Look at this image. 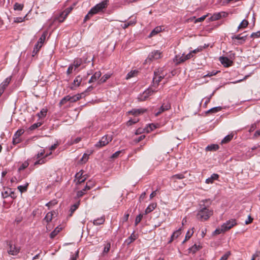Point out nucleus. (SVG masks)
Listing matches in <instances>:
<instances>
[{
    "label": "nucleus",
    "mask_w": 260,
    "mask_h": 260,
    "mask_svg": "<svg viewBox=\"0 0 260 260\" xmlns=\"http://www.w3.org/2000/svg\"><path fill=\"white\" fill-rule=\"evenodd\" d=\"M105 218L104 216H102L101 217L98 218L93 221V224L95 225H99L104 223Z\"/></svg>",
    "instance_id": "nucleus-22"
},
{
    "label": "nucleus",
    "mask_w": 260,
    "mask_h": 260,
    "mask_svg": "<svg viewBox=\"0 0 260 260\" xmlns=\"http://www.w3.org/2000/svg\"><path fill=\"white\" fill-rule=\"evenodd\" d=\"M21 142V139L20 138H16L13 137V144L14 145H16L19 143Z\"/></svg>",
    "instance_id": "nucleus-59"
},
{
    "label": "nucleus",
    "mask_w": 260,
    "mask_h": 260,
    "mask_svg": "<svg viewBox=\"0 0 260 260\" xmlns=\"http://www.w3.org/2000/svg\"><path fill=\"white\" fill-rule=\"evenodd\" d=\"M184 174L183 173H180L173 175L171 177V179L173 180H175L176 179H182L184 178Z\"/></svg>",
    "instance_id": "nucleus-38"
},
{
    "label": "nucleus",
    "mask_w": 260,
    "mask_h": 260,
    "mask_svg": "<svg viewBox=\"0 0 260 260\" xmlns=\"http://www.w3.org/2000/svg\"><path fill=\"white\" fill-rule=\"evenodd\" d=\"M237 224V222L236 219H231L227 221L226 222L224 223L222 225V228H223V230L225 231V232L229 230L233 226Z\"/></svg>",
    "instance_id": "nucleus-6"
},
{
    "label": "nucleus",
    "mask_w": 260,
    "mask_h": 260,
    "mask_svg": "<svg viewBox=\"0 0 260 260\" xmlns=\"http://www.w3.org/2000/svg\"><path fill=\"white\" fill-rule=\"evenodd\" d=\"M24 7V5L15 3L14 5V10L15 11H22Z\"/></svg>",
    "instance_id": "nucleus-37"
},
{
    "label": "nucleus",
    "mask_w": 260,
    "mask_h": 260,
    "mask_svg": "<svg viewBox=\"0 0 260 260\" xmlns=\"http://www.w3.org/2000/svg\"><path fill=\"white\" fill-rule=\"evenodd\" d=\"M8 253L12 255H17L19 251L20 248L17 247L15 244H13L12 242L10 241L8 242Z\"/></svg>",
    "instance_id": "nucleus-5"
},
{
    "label": "nucleus",
    "mask_w": 260,
    "mask_h": 260,
    "mask_svg": "<svg viewBox=\"0 0 260 260\" xmlns=\"http://www.w3.org/2000/svg\"><path fill=\"white\" fill-rule=\"evenodd\" d=\"M73 71H74V66H72V64H71L68 67V69L67 71V75H70L71 73H72Z\"/></svg>",
    "instance_id": "nucleus-54"
},
{
    "label": "nucleus",
    "mask_w": 260,
    "mask_h": 260,
    "mask_svg": "<svg viewBox=\"0 0 260 260\" xmlns=\"http://www.w3.org/2000/svg\"><path fill=\"white\" fill-rule=\"evenodd\" d=\"M138 121H139V119H138V118L131 119L127 122V125H128V126L132 125L133 124L136 123Z\"/></svg>",
    "instance_id": "nucleus-51"
},
{
    "label": "nucleus",
    "mask_w": 260,
    "mask_h": 260,
    "mask_svg": "<svg viewBox=\"0 0 260 260\" xmlns=\"http://www.w3.org/2000/svg\"><path fill=\"white\" fill-rule=\"evenodd\" d=\"M248 21L247 20H243L240 23V24L239 25L237 31H239L241 29L246 28L248 26Z\"/></svg>",
    "instance_id": "nucleus-27"
},
{
    "label": "nucleus",
    "mask_w": 260,
    "mask_h": 260,
    "mask_svg": "<svg viewBox=\"0 0 260 260\" xmlns=\"http://www.w3.org/2000/svg\"><path fill=\"white\" fill-rule=\"evenodd\" d=\"M160 31H161V28L159 27H156L154 29H153L152 30V31L151 32V33L149 35V37H151L153 36H154V35H156L157 34H158Z\"/></svg>",
    "instance_id": "nucleus-42"
},
{
    "label": "nucleus",
    "mask_w": 260,
    "mask_h": 260,
    "mask_svg": "<svg viewBox=\"0 0 260 260\" xmlns=\"http://www.w3.org/2000/svg\"><path fill=\"white\" fill-rule=\"evenodd\" d=\"M88 158H89V155L86 153H84L83 154L82 158L81 159V161H82L84 163H85L87 161V160L88 159Z\"/></svg>",
    "instance_id": "nucleus-57"
},
{
    "label": "nucleus",
    "mask_w": 260,
    "mask_h": 260,
    "mask_svg": "<svg viewBox=\"0 0 260 260\" xmlns=\"http://www.w3.org/2000/svg\"><path fill=\"white\" fill-rule=\"evenodd\" d=\"M85 192L86 191L83 189H82L81 190L78 191L77 193V198L82 197L85 193Z\"/></svg>",
    "instance_id": "nucleus-58"
},
{
    "label": "nucleus",
    "mask_w": 260,
    "mask_h": 260,
    "mask_svg": "<svg viewBox=\"0 0 260 260\" xmlns=\"http://www.w3.org/2000/svg\"><path fill=\"white\" fill-rule=\"evenodd\" d=\"M29 165V163L27 161H25L22 164V165L18 168V171L20 172L25 168H26Z\"/></svg>",
    "instance_id": "nucleus-48"
},
{
    "label": "nucleus",
    "mask_w": 260,
    "mask_h": 260,
    "mask_svg": "<svg viewBox=\"0 0 260 260\" xmlns=\"http://www.w3.org/2000/svg\"><path fill=\"white\" fill-rule=\"evenodd\" d=\"M67 102H70V95H67L63 98L59 102L60 106L63 105L67 103Z\"/></svg>",
    "instance_id": "nucleus-41"
},
{
    "label": "nucleus",
    "mask_w": 260,
    "mask_h": 260,
    "mask_svg": "<svg viewBox=\"0 0 260 260\" xmlns=\"http://www.w3.org/2000/svg\"><path fill=\"white\" fill-rule=\"evenodd\" d=\"M42 47V45H39L38 44H36L34 48V50L32 52V56H35L37 53L39 52L41 48Z\"/></svg>",
    "instance_id": "nucleus-32"
},
{
    "label": "nucleus",
    "mask_w": 260,
    "mask_h": 260,
    "mask_svg": "<svg viewBox=\"0 0 260 260\" xmlns=\"http://www.w3.org/2000/svg\"><path fill=\"white\" fill-rule=\"evenodd\" d=\"M157 89L151 88H148L145 90L142 94H140L138 96V100L140 101H145L150 95L153 93L156 92Z\"/></svg>",
    "instance_id": "nucleus-4"
},
{
    "label": "nucleus",
    "mask_w": 260,
    "mask_h": 260,
    "mask_svg": "<svg viewBox=\"0 0 260 260\" xmlns=\"http://www.w3.org/2000/svg\"><path fill=\"white\" fill-rule=\"evenodd\" d=\"M26 15L23 17H16L14 18V22L15 23H20L24 21L25 20V18L26 17Z\"/></svg>",
    "instance_id": "nucleus-52"
},
{
    "label": "nucleus",
    "mask_w": 260,
    "mask_h": 260,
    "mask_svg": "<svg viewBox=\"0 0 260 260\" xmlns=\"http://www.w3.org/2000/svg\"><path fill=\"white\" fill-rule=\"evenodd\" d=\"M156 207V203H152L150 204L146 209L145 211V214H147L152 211Z\"/></svg>",
    "instance_id": "nucleus-25"
},
{
    "label": "nucleus",
    "mask_w": 260,
    "mask_h": 260,
    "mask_svg": "<svg viewBox=\"0 0 260 260\" xmlns=\"http://www.w3.org/2000/svg\"><path fill=\"white\" fill-rule=\"evenodd\" d=\"M181 228H179L178 230L175 231L171 235L170 240L168 243H171L175 239L177 238L181 234Z\"/></svg>",
    "instance_id": "nucleus-19"
},
{
    "label": "nucleus",
    "mask_w": 260,
    "mask_h": 260,
    "mask_svg": "<svg viewBox=\"0 0 260 260\" xmlns=\"http://www.w3.org/2000/svg\"><path fill=\"white\" fill-rule=\"evenodd\" d=\"M219 149V146L217 144H211L206 147L207 151H216Z\"/></svg>",
    "instance_id": "nucleus-30"
},
{
    "label": "nucleus",
    "mask_w": 260,
    "mask_h": 260,
    "mask_svg": "<svg viewBox=\"0 0 260 260\" xmlns=\"http://www.w3.org/2000/svg\"><path fill=\"white\" fill-rule=\"evenodd\" d=\"M222 232L224 233L225 231L223 230V228H222V225H221V228L216 229L213 232V234L214 235H216L220 234Z\"/></svg>",
    "instance_id": "nucleus-53"
},
{
    "label": "nucleus",
    "mask_w": 260,
    "mask_h": 260,
    "mask_svg": "<svg viewBox=\"0 0 260 260\" xmlns=\"http://www.w3.org/2000/svg\"><path fill=\"white\" fill-rule=\"evenodd\" d=\"M111 77L110 74L104 75L99 81V84H101L106 82V81Z\"/></svg>",
    "instance_id": "nucleus-34"
},
{
    "label": "nucleus",
    "mask_w": 260,
    "mask_h": 260,
    "mask_svg": "<svg viewBox=\"0 0 260 260\" xmlns=\"http://www.w3.org/2000/svg\"><path fill=\"white\" fill-rule=\"evenodd\" d=\"M72 9V7H70L66 9L64 11L60 14L59 17H58V21L60 22H63L69 14L71 12Z\"/></svg>",
    "instance_id": "nucleus-10"
},
{
    "label": "nucleus",
    "mask_w": 260,
    "mask_h": 260,
    "mask_svg": "<svg viewBox=\"0 0 260 260\" xmlns=\"http://www.w3.org/2000/svg\"><path fill=\"white\" fill-rule=\"evenodd\" d=\"M51 154V152H50L49 154H47L44 156H43L42 158L39 159L38 160H37L34 163V165L36 166L38 165H42V164H45L46 162V157Z\"/></svg>",
    "instance_id": "nucleus-23"
},
{
    "label": "nucleus",
    "mask_w": 260,
    "mask_h": 260,
    "mask_svg": "<svg viewBox=\"0 0 260 260\" xmlns=\"http://www.w3.org/2000/svg\"><path fill=\"white\" fill-rule=\"evenodd\" d=\"M161 57V52L158 50H154L150 53L146 59V61H152L157 59Z\"/></svg>",
    "instance_id": "nucleus-7"
},
{
    "label": "nucleus",
    "mask_w": 260,
    "mask_h": 260,
    "mask_svg": "<svg viewBox=\"0 0 260 260\" xmlns=\"http://www.w3.org/2000/svg\"><path fill=\"white\" fill-rule=\"evenodd\" d=\"M234 137V135L233 134H231L226 136L221 141V144L227 143L231 141Z\"/></svg>",
    "instance_id": "nucleus-29"
},
{
    "label": "nucleus",
    "mask_w": 260,
    "mask_h": 260,
    "mask_svg": "<svg viewBox=\"0 0 260 260\" xmlns=\"http://www.w3.org/2000/svg\"><path fill=\"white\" fill-rule=\"evenodd\" d=\"M61 228H59L58 227H56L50 234V237L51 239L54 238L60 232Z\"/></svg>",
    "instance_id": "nucleus-31"
},
{
    "label": "nucleus",
    "mask_w": 260,
    "mask_h": 260,
    "mask_svg": "<svg viewBox=\"0 0 260 260\" xmlns=\"http://www.w3.org/2000/svg\"><path fill=\"white\" fill-rule=\"evenodd\" d=\"M207 15H204L198 19H197L195 21V22L197 23V22H202L203 21H204L205 20V19L206 18V17H207Z\"/></svg>",
    "instance_id": "nucleus-64"
},
{
    "label": "nucleus",
    "mask_w": 260,
    "mask_h": 260,
    "mask_svg": "<svg viewBox=\"0 0 260 260\" xmlns=\"http://www.w3.org/2000/svg\"><path fill=\"white\" fill-rule=\"evenodd\" d=\"M246 36L241 37L240 35H233L231 38L233 40H240L241 42H238L240 44H242L245 42Z\"/></svg>",
    "instance_id": "nucleus-20"
},
{
    "label": "nucleus",
    "mask_w": 260,
    "mask_h": 260,
    "mask_svg": "<svg viewBox=\"0 0 260 260\" xmlns=\"http://www.w3.org/2000/svg\"><path fill=\"white\" fill-rule=\"evenodd\" d=\"M121 152H122V151H116V152H115L111 155V158L115 159V158H117L118 157H119V155L121 153Z\"/></svg>",
    "instance_id": "nucleus-55"
},
{
    "label": "nucleus",
    "mask_w": 260,
    "mask_h": 260,
    "mask_svg": "<svg viewBox=\"0 0 260 260\" xmlns=\"http://www.w3.org/2000/svg\"><path fill=\"white\" fill-rule=\"evenodd\" d=\"M251 38H257L260 37V30L256 32H253L250 36Z\"/></svg>",
    "instance_id": "nucleus-60"
},
{
    "label": "nucleus",
    "mask_w": 260,
    "mask_h": 260,
    "mask_svg": "<svg viewBox=\"0 0 260 260\" xmlns=\"http://www.w3.org/2000/svg\"><path fill=\"white\" fill-rule=\"evenodd\" d=\"M84 171L81 170L79 172L77 173L75 175V178L77 180V184H80L84 182L86 180V177H83Z\"/></svg>",
    "instance_id": "nucleus-11"
},
{
    "label": "nucleus",
    "mask_w": 260,
    "mask_h": 260,
    "mask_svg": "<svg viewBox=\"0 0 260 260\" xmlns=\"http://www.w3.org/2000/svg\"><path fill=\"white\" fill-rule=\"evenodd\" d=\"M101 76V73L100 71L96 72L92 76V80L96 81Z\"/></svg>",
    "instance_id": "nucleus-43"
},
{
    "label": "nucleus",
    "mask_w": 260,
    "mask_h": 260,
    "mask_svg": "<svg viewBox=\"0 0 260 260\" xmlns=\"http://www.w3.org/2000/svg\"><path fill=\"white\" fill-rule=\"evenodd\" d=\"M138 73L137 70L131 71L126 75V79H129L133 77H135Z\"/></svg>",
    "instance_id": "nucleus-35"
},
{
    "label": "nucleus",
    "mask_w": 260,
    "mask_h": 260,
    "mask_svg": "<svg viewBox=\"0 0 260 260\" xmlns=\"http://www.w3.org/2000/svg\"><path fill=\"white\" fill-rule=\"evenodd\" d=\"M111 248V244L110 243H107L106 245L105 246V247L104 248V250L103 252V255H105V254L107 253Z\"/></svg>",
    "instance_id": "nucleus-49"
},
{
    "label": "nucleus",
    "mask_w": 260,
    "mask_h": 260,
    "mask_svg": "<svg viewBox=\"0 0 260 260\" xmlns=\"http://www.w3.org/2000/svg\"><path fill=\"white\" fill-rule=\"evenodd\" d=\"M138 235L135 234V232H133L131 236L125 240V243L127 245H129L136 240L138 238Z\"/></svg>",
    "instance_id": "nucleus-17"
},
{
    "label": "nucleus",
    "mask_w": 260,
    "mask_h": 260,
    "mask_svg": "<svg viewBox=\"0 0 260 260\" xmlns=\"http://www.w3.org/2000/svg\"><path fill=\"white\" fill-rule=\"evenodd\" d=\"M192 234V233L190 234L189 231H187V233L186 234V236H185V239L182 242V243H184L186 241L188 240L190 238V237L191 236Z\"/></svg>",
    "instance_id": "nucleus-62"
},
{
    "label": "nucleus",
    "mask_w": 260,
    "mask_h": 260,
    "mask_svg": "<svg viewBox=\"0 0 260 260\" xmlns=\"http://www.w3.org/2000/svg\"><path fill=\"white\" fill-rule=\"evenodd\" d=\"M46 37V32H44L41 37L39 38L38 42L37 44H38L39 45H43L44 43Z\"/></svg>",
    "instance_id": "nucleus-39"
},
{
    "label": "nucleus",
    "mask_w": 260,
    "mask_h": 260,
    "mask_svg": "<svg viewBox=\"0 0 260 260\" xmlns=\"http://www.w3.org/2000/svg\"><path fill=\"white\" fill-rule=\"evenodd\" d=\"M219 60L221 63L226 68L232 66L233 63V61L229 59L227 57L220 56Z\"/></svg>",
    "instance_id": "nucleus-9"
},
{
    "label": "nucleus",
    "mask_w": 260,
    "mask_h": 260,
    "mask_svg": "<svg viewBox=\"0 0 260 260\" xmlns=\"http://www.w3.org/2000/svg\"><path fill=\"white\" fill-rule=\"evenodd\" d=\"M82 78L80 75L77 76L74 80L72 85L71 87V89L75 90L76 87H79L82 82Z\"/></svg>",
    "instance_id": "nucleus-14"
},
{
    "label": "nucleus",
    "mask_w": 260,
    "mask_h": 260,
    "mask_svg": "<svg viewBox=\"0 0 260 260\" xmlns=\"http://www.w3.org/2000/svg\"><path fill=\"white\" fill-rule=\"evenodd\" d=\"M230 254L231 253L230 251L226 252L221 256L219 260H226L230 255Z\"/></svg>",
    "instance_id": "nucleus-56"
},
{
    "label": "nucleus",
    "mask_w": 260,
    "mask_h": 260,
    "mask_svg": "<svg viewBox=\"0 0 260 260\" xmlns=\"http://www.w3.org/2000/svg\"><path fill=\"white\" fill-rule=\"evenodd\" d=\"M211 201L206 199L201 201L199 209L197 214V218L201 221L207 220L213 214V211L209 208Z\"/></svg>",
    "instance_id": "nucleus-1"
},
{
    "label": "nucleus",
    "mask_w": 260,
    "mask_h": 260,
    "mask_svg": "<svg viewBox=\"0 0 260 260\" xmlns=\"http://www.w3.org/2000/svg\"><path fill=\"white\" fill-rule=\"evenodd\" d=\"M24 131L22 129H18L14 134L13 137L16 138H20V137L24 133Z\"/></svg>",
    "instance_id": "nucleus-47"
},
{
    "label": "nucleus",
    "mask_w": 260,
    "mask_h": 260,
    "mask_svg": "<svg viewBox=\"0 0 260 260\" xmlns=\"http://www.w3.org/2000/svg\"><path fill=\"white\" fill-rule=\"evenodd\" d=\"M28 186V183L25 185H19L18 186V189L21 192H23L27 190Z\"/></svg>",
    "instance_id": "nucleus-46"
},
{
    "label": "nucleus",
    "mask_w": 260,
    "mask_h": 260,
    "mask_svg": "<svg viewBox=\"0 0 260 260\" xmlns=\"http://www.w3.org/2000/svg\"><path fill=\"white\" fill-rule=\"evenodd\" d=\"M109 1L104 0L101 3L96 4L95 6L92 7L89 11V13L97 14L99 12H103L108 6Z\"/></svg>",
    "instance_id": "nucleus-2"
},
{
    "label": "nucleus",
    "mask_w": 260,
    "mask_h": 260,
    "mask_svg": "<svg viewBox=\"0 0 260 260\" xmlns=\"http://www.w3.org/2000/svg\"><path fill=\"white\" fill-rule=\"evenodd\" d=\"M218 71H213L209 72L207 75H205L204 77H211L217 74Z\"/></svg>",
    "instance_id": "nucleus-61"
},
{
    "label": "nucleus",
    "mask_w": 260,
    "mask_h": 260,
    "mask_svg": "<svg viewBox=\"0 0 260 260\" xmlns=\"http://www.w3.org/2000/svg\"><path fill=\"white\" fill-rule=\"evenodd\" d=\"M193 55L192 54V52H189L187 54H182V56L179 57V59H176L177 63H180L184 62L185 61L193 57ZM176 58H177V56H176Z\"/></svg>",
    "instance_id": "nucleus-13"
},
{
    "label": "nucleus",
    "mask_w": 260,
    "mask_h": 260,
    "mask_svg": "<svg viewBox=\"0 0 260 260\" xmlns=\"http://www.w3.org/2000/svg\"><path fill=\"white\" fill-rule=\"evenodd\" d=\"M143 216V215L142 214H140L138 216H137L135 221V226H137L138 224V223L141 221Z\"/></svg>",
    "instance_id": "nucleus-50"
},
{
    "label": "nucleus",
    "mask_w": 260,
    "mask_h": 260,
    "mask_svg": "<svg viewBox=\"0 0 260 260\" xmlns=\"http://www.w3.org/2000/svg\"><path fill=\"white\" fill-rule=\"evenodd\" d=\"M222 109V108L220 106H218V107H213L212 108H211L210 109L208 110L206 112V114H208V113H217L219 111H220V110H221Z\"/></svg>",
    "instance_id": "nucleus-28"
},
{
    "label": "nucleus",
    "mask_w": 260,
    "mask_h": 260,
    "mask_svg": "<svg viewBox=\"0 0 260 260\" xmlns=\"http://www.w3.org/2000/svg\"><path fill=\"white\" fill-rule=\"evenodd\" d=\"M81 59H77L74 61V63L72 64V65L74 66V71H76L78 68H79L81 66Z\"/></svg>",
    "instance_id": "nucleus-36"
},
{
    "label": "nucleus",
    "mask_w": 260,
    "mask_h": 260,
    "mask_svg": "<svg viewBox=\"0 0 260 260\" xmlns=\"http://www.w3.org/2000/svg\"><path fill=\"white\" fill-rule=\"evenodd\" d=\"M113 137L111 135H106L103 136L101 139L94 145V147L97 149H100L112 141Z\"/></svg>",
    "instance_id": "nucleus-3"
},
{
    "label": "nucleus",
    "mask_w": 260,
    "mask_h": 260,
    "mask_svg": "<svg viewBox=\"0 0 260 260\" xmlns=\"http://www.w3.org/2000/svg\"><path fill=\"white\" fill-rule=\"evenodd\" d=\"M228 15V13L225 12H220L218 13H215L212 15L209 18L210 21H216L221 18L226 17Z\"/></svg>",
    "instance_id": "nucleus-8"
},
{
    "label": "nucleus",
    "mask_w": 260,
    "mask_h": 260,
    "mask_svg": "<svg viewBox=\"0 0 260 260\" xmlns=\"http://www.w3.org/2000/svg\"><path fill=\"white\" fill-rule=\"evenodd\" d=\"M219 175L217 174H213L211 176L208 178L206 179V183L207 184H211L213 182L214 180H216L218 179Z\"/></svg>",
    "instance_id": "nucleus-18"
},
{
    "label": "nucleus",
    "mask_w": 260,
    "mask_h": 260,
    "mask_svg": "<svg viewBox=\"0 0 260 260\" xmlns=\"http://www.w3.org/2000/svg\"><path fill=\"white\" fill-rule=\"evenodd\" d=\"M171 108V105L169 103H164L159 109L158 111L155 114L156 116H158L161 113L165 111L168 110Z\"/></svg>",
    "instance_id": "nucleus-15"
},
{
    "label": "nucleus",
    "mask_w": 260,
    "mask_h": 260,
    "mask_svg": "<svg viewBox=\"0 0 260 260\" xmlns=\"http://www.w3.org/2000/svg\"><path fill=\"white\" fill-rule=\"evenodd\" d=\"M202 248L200 245L194 244L192 246L188 249L189 253L194 254Z\"/></svg>",
    "instance_id": "nucleus-21"
},
{
    "label": "nucleus",
    "mask_w": 260,
    "mask_h": 260,
    "mask_svg": "<svg viewBox=\"0 0 260 260\" xmlns=\"http://www.w3.org/2000/svg\"><path fill=\"white\" fill-rule=\"evenodd\" d=\"M93 186L94 184L93 182L91 180H89L88 182H87L86 185H85L83 189L85 190V191H86L87 190H88L92 188L93 187Z\"/></svg>",
    "instance_id": "nucleus-33"
},
{
    "label": "nucleus",
    "mask_w": 260,
    "mask_h": 260,
    "mask_svg": "<svg viewBox=\"0 0 260 260\" xmlns=\"http://www.w3.org/2000/svg\"><path fill=\"white\" fill-rule=\"evenodd\" d=\"M54 214H55V212L54 211L53 212H48L45 216V218H44V220L47 222H49L50 221H51L53 218V216L54 215Z\"/></svg>",
    "instance_id": "nucleus-26"
},
{
    "label": "nucleus",
    "mask_w": 260,
    "mask_h": 260,
    "mask_svg": "<svg viewBox=\"0 0 260 260\" xmlns=\"http://www.w3.org/2000/svg\"><path fill=\"white\" fill-rule=\"evenodd\" d=\"M11 80V77H7L0 85V87H1L5 91L6 88L9 84L10 81Z\"/></svg>",
    "instance_id": "nucleus-24"
},
{
    "label": "nucleus",
    "mask_w": 260,
    "mask_h": 260,
    "mask_svg": "<svg viewBox=\"0 0 260 260\" xmlns=\"http://www.w3.org/2000/svg\"><path fill=\"white\" fill-rule=\"evenodd\" d=\"M44 153H45V150H43L41 152L38 153L36 155V157L37 159H39V158L41 157L44 156Z\"/></svg>",
    "instance_id": "nucleus-63"
},
{
    "label": "nucleus",
    "mask_w": 260,
    "mask_h": 260,
    "mask_svg": "<svg viewBox=\"0 0 260 260\" xmlns=\"http://www.w3.org/2000/svg\"><path fill=\"white\" fill-rule=\"evenodd\" d=\"M146 111V109H133L128 111V113L133 115L137 116L140 114H143Z\"/></svg>",
    "instance_id": "nucleus-16"
},
{
    "label": "nucleus",
    "mask_w": 260,
    "mask_h": 260,
    "mask_svg": "<svg viewBox=\"0 0 260 260\" xmlns=\"http://www.w3.org/2000/svg\"><path fill=\"white\" fill-rule=\"evenodd\" d=\"M42 124V123L41 122H37V123H35L33 124H32L29 127V129L30 131H34L35 130V129L37 128L38 127H40L41 125Z\"/></svg>",
    "instance_id": "nucleus-45"
},
{
    "label": "nucleus",
    "mask_w": 260,
    "mask_h": 260,
    "mask_svg": "<svg viewBox=\"0 0 260 260\" xmlns=\"http://www.w3.org/2000/svg\"><path fill=\"white\" fill-rule=\"evenodd\" d=\"M164 78V76H159L157 77V74L156 72L154 73V77L153 78V85L152 87L153 89H156L157 87L158 86L159 82L161 81V80Z\"/></svg>",
    "instance_id": "nucleus-12"
},
{
    "label": "nucleus",
    "mask_w": 260,
    "mask_h": 260,
    "mask_svg": "<svg viewBox=\"0 0 260 260\" xmlns=\"http://www.w3.org/2000/svg\"><path fill=\"white\" fill-rule=\"evenodd\" d=\"M47 110L46 109H42L40 112L37 114V116L39 118H43L46 116Z\"/></svg>",
    "instance_id": "nucleus-40"
},
{
    "label": "nucleus",
    "mask_w": 260,
    "mask_h": 260,
    "mask_svg": "<svg viewBox=\"0 0 260 260\" xmlns=\"http://www.w3.org/2000/svg\"><path fill=\"white\" fill-rule=\"evenodd\" d=\"M80 204V202L79 201L78 203H75L73 205H72L70 208L71 211V215L74 212V211L78 208Z\"/></svg>",
    "instance_id": "nucleus-44"
}]
</instances>
